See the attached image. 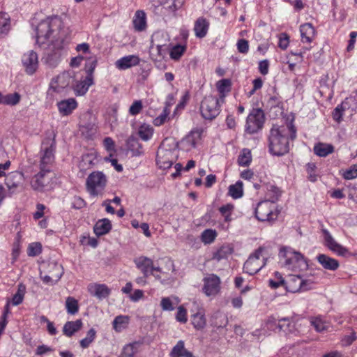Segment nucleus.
<instances>
[{
	"label": "nucleus",
	"mask_w": 357,
	"mask_h": 357,
	"mask_svg": "<svg viewBox=\"0 0 357 357\" xmlns=\"http://www.w3.org/2000/svg\"><path fill=\"white\" fill-rule=\"evenodd\" d=\"M296 138V128L291 122L287 125H273L268 137L269 153L282 156L289 151V141Z\"/></svg>",
	"instance_id": "nucleus-1"
},
{
	"label": "nucleus",
	"mask_w": 357,
	"mask_h": 357,
	"mask_svg": "<svg viewBox=\"0 0 357 357\" xmlns=\"http://www.w3.org/2000/svg\"><path fill=\"white\" fill-rule=\"evenodd\" d=\"M69 43L67 37L62 31H59L56 39L53 40L45 48L42 61L50 68H55L66 53V47Z\"/></svg>",
	"instance_id": "nucleus-2"
},
{
	"label": "nucleus",
	"mask_w": 357,
	"mask_h": 357,
	"mask_svg": "<svg viewBox=\"0 0 357 357\" xmlns=\"http://www.w3.org/2000/svg\"><path fill=\"white\" fill-rule=\"evenodd\" d=\"M279 257L283 266L288 269H305L308 264L307 259L300 252L295 251L290 247H282L279 252Z\"/></svg>",
	"instance_id": "nucleus-3"
},
{
	"label": "nucleus",
	"mask_w": 357,
	"mask_h": 357,
	"mask_svg": "<svg viewBox=\"0 0 357 357\" xmlns=\"http://www.w3.org/2000/svg\"><path fill=\"white\" fill-rule=\"evenodd\" d=\"M61 24V20L57 17H47L42 20L36 29L37 44H45L54 31V28L60 29Z\"/></svg>",
	"instance_id": "nucleus-4"
},
{
	"label": "nucleus",
	"mask_w": 357,
	"mask_h": 357,
	"mask_svg": "<svg viewBox=\"0 0 357 357\" xmlns=\"http://www.w3.org/2000/svg\"><path fill=\"white\" fill-rule=\"evenodd\" d=\"M56 149L55 134L52 136L46 137L42 142L40 149V168L49 169L54 162V152Z\"/></svg>",
	"instance_id": "nucleus-5"
},
{
	"label": "nucleus",
	"mask_w": 357,
	"mask_h": 357,
	"mask_svg": "<svg viewBox=\"0 0 357 357\" xmlns=\"http://www.w3.org/2000/svg\"><path fill=\"white\" fill-rule=\"evenodd\" d=\"M107 183V179L103 172L100 171L93 172L86 178V190L91 195L97 196L104 190Z\"/></svg>",
	"instance_id": "nucleus-6"
},
{
	"label": "nucleus",
	"mask_w": 357,
	"mask_h": 357,
	"mask_svg": "<svg viewBox=\"0 0 357 357\" xmlns=\"http://www.w3.org/2000/svg\"><path fill=\"white\" fill-rule=\"evenodd\" d=\"M74 82L75 73L73 70L64 71L52 79L49 90L57 93H61L65 89H71Z\"/></svg>",
	"instance_id": "nucleus-7"
},
{
	"label": "nucleus",
	"mask_w": 357,
	"mask_h": 357,
	"mask_svg": "<svg viewBox=\"0 0 357 357\" xmlns=\"http://www.w3.org/2000/svg\"><path fill=\"white\" fill-rule=\"evenodd\" d=\"M200 112L204 119H215L220 113L218 99L213 96H206L201 102Z\"/></svg>",
	"instance_id": "nucleus-8"
},
{
	"label": "nucleus",
	"mask_w": 357,
	"mask_h": 357,
	"mask_svg": "<svg viewBox=\"0 0 357 357\" xmlns=\"http://www.w3.org/2000/svg\"><path fill=\"white\" fill-rule=\"evenodd\" d=\"M265 121V116L260 108H254L247 117L245 131L254 134L261 130Z\"/></svg>",
	"instance_id": "nucleus-9"
},
{
	"label": "nucleus",
	"mask_w": 357,
	"mask_h": 357,
	"mask_svg": "<svg viewBox=\"0 0 357 357\" xmlns=\"http://www.w3.org/2000/svg\"><path fill=\"white\" fill-rule=\"evenodd\" d=\"M264 248L259 247L255 252L250 255L243 265V271L245 273L250 275L257 273L265 265L267 259H264V261L260 264L259 259Z\"/></svg>",
	"instance_id": "nucleus-10"
},
{
	"label": "nucleus",
	"mask_w": 357,
	"mask_h": 357,
	"mask_svg": "<svg viewBox=\"0 0 357 357\" xmlns=\"http://www.w3.org/2000/svg\"><path fill=\"white\" fill-rule=\"evenodd\" d=\"M202 291L207 296H215L220 291L221 280L217 275L211 273L207 274L203 278Z\"/></svg>",
	"instance_id": "nucleus-11"
},
{
	"label": "nucleus",
	"mask_w": 357,
	"mask_h": 357,
	"mask_svg": "<svg viewBox=\"0 0 357 357\" xmlns=\"http://www.w3.org/2000/svg\"><path fill=\"white\" fill-rule=\"evenodd\" d=\"M321 231L324 236V244L330 250L336 253L339 256L347 257L350 255L349 250L336 242L326 229H322Z\"/></svg>",
	"instance_id": "nucleus-12"
},
{
	"label": "nucleus",
	"mask_w": 357,
	"mask_h": 357,
	"mask_svg": "<svg viewBox=\"0 0 357 357\" xmlns=\"http://www.w3.org/2000/svg\"><path fill=\"white\" fill-rule=\"evenodd\" d=\"M40 171L31 180V186L33 190L42 192L45 187L50 183L47 174L50 172L49 169L40 168Z\"/></svg>",
	"instance_id": "nucleus-13"
},
{
	"label": "nucleus",
	"mask_w": 357,
	"mask_h": 357,
	"mask_svg": "<svg viewBox=\"0 0 357 357\" xmlns=\"http://www.w3.org/2000/svg\"><path fill=\"white\" fill-rule=\"evenodd\" d=\"M22 63L25 72L28 75H33L38 67V58L36 52L31 50L24 53L22 57Z\"/></svg>",
	"instance_id": "nucleus-14"
},
{
	"label": "nucleus",
	"mask_w": 357,
	"mask_h": 357,
	"mask_svg": "<svg viewBox=\"0 0 357 357\" xmlns=\"http://www.w3.org/2000/svg\"><path fill=\"white\" fill-rule=\"evenodd\" d=\"M273 211L270 208V203L268 201L261 202L255 208V216L259 221H270L273 220Z\"/></svg>",
	"instance_id": "nucleus-15"
},
{
	"label": "nucleus",
	"mask_w": 357,
	"mask_h": 357,
	"mask_svg": "<svg viewBox=\"0 0 357 357\" xmlns=\"http://www.w3.org/2000/svg\"><path fill=\"white\" fill-rule=\"evenodd\" d=\"M24 179L23 173L17 171L13 172L6 176L5 184L8 190L13 192L23 183Z\"/></svg>",
	"instance_id": "nucleus-16"
},
{
	"label": "nucleus",
	"mask_w": 357,
	"mask_h": 357,
	"mask_svg": "<svg viewBox=\"0 0 357 357\" xmlns=\"http://www.w3.org/2000/svg\"><path fill=\"white\" fill-rule=\"evenodd\" d=\"M57 107L61 115L68 116L77 108V102L75 98H71L61 100L57 103Z\"/></svg>",
	"instance_id": "nucleus-17"
},
{
	"label": "nucleus",
	"mask_w": 357,
	"mask_h": 357,
	"mask_svg": "<svg viewBox=\"0 0 357 357\" xmlns=\"http://www.w3.org/2000/svg\"><path fill=\"white\" fill-rule=\"evenodd\" d=\"M140 59L137 55H128L123 56L116 62V66L120 70H126L136 66L139 63Z\"/></svg>",
	"instance_id": "nucleus-18"
},
{
	"label": "nucleus",
	"mask_w": 357,
	"mask_h": 357,
	"mask_svg": "<svg viewBox=\"0 0 357 357\" xmlns=\"http://www.w3.org/2000/svg\"><path fill=\"white\" fill-rule=\"evenodd\" d=\"M317 260L322 267L326 270L334 271L340 266V263L337 259L331 258L324 254L318 255L317 256Z\"/></svg>",
	"instance_id": "nucleus-19"
},
{
	"label": "nucleus",
	"mask_w": 357,
	"mask_h": 357,
	"mask_svg": "<svg viewBox=\"0 0 357 357\" xmlns=\"http://www.w3.org/2000/svg\"><path fill=\"white\" fill-rule=\"evenodd\" d=\"M285 281V288L288 291L292 293L301 291L302 278L301 275H291Z\"/></svg>",
	"instance_id": "nucleus-20"
},
{
	"label": "nucleus",
	"mask_w": 357,
	"mask_h": 357,
	"mask_svg": "<svg viewBox=\"0 0 357 357\" xmlns=\"http://www.w3.org/2000/svg\"><path fill=\"white\" fill-rule=\"evenodd\" d=\"M126 146L128 151L132 153V156H139L144 153L142 145L139 142L138 139L130 135L126 141Z\"/></svg>",
	"instance_id": "nucleus-21"
},
{
	"label": "nucleus",
	"mask_w": 357,
	"mask_h": 357,
	"mask_svg": "<svg viewBox=\"0 0 357 357\" xmlns=\"http://www.w3.org/2000/svg\"><path fill=\"white\" fill-rule=\"evenodd\" d=\"M277 329L279 332L291 333L295 330V324L292 317H281L278 319Z\"/></svg>",
	"instance_id": "nucleus-22"
},
{
	"label": "nucleus",
	"mask_w": 357,
	"mask_h": 357,
	"mask_svg": "<svg viewBox=\"0 0 357 357\" xmlns=\"http://www.w3.org/2000/svg\"><path fill=\"white\" fill-rule=\"evenodd\" d=\"M136 266L142 272L145 277L150 275L151 268L152 267L153 260L146 257H139L134 261Z\"/></svg>",
	"instance_id": "nucleus-23"
},
{
	"label": "nucleus",
	"mask_w": 357,
	"mask_h": 357,
	"mask_svg": "<svg viewBox=\"0 0 357 357\" xmlns=\"http://www.w3.org/2000/svg\"><path fill=\"white\" fill-rule=\"evenodd\" d=\"M209 27V22L204 17H199L195 23L194 31L199 38L205 37Z\"/></svg>",
	"instance_id": "nucleus-24"
},
{
	"label": "nucleus",
	"mask_w": 357,
	"mask_h": 357,
	"mask_svg": "<svg viewBox=\"0 0 357 357\" xmlns=\"http://www.w3.org/2000/svg\"><path fill=\"white\" fill-rule=\"evenodd\" d=\"M93 84V80L86 77L83 80L76 83L74 82L72 89H73L76 96H83L88 91L89 86Z\"/></svg>",
	"instance_id": "nucleus-25"
},
{
	"label": "nucleus",
	"mask_w": 357,
	"mask_h": 357,
	"mask_svg": "<svg viewBox=\"0 0 357 357\" xmlns=\"http://www.w3.org/2000/svg\"><path fill=\"white\" fill-rule=\"evenodd\" d=\"M112 229L111 221L107 218L99 220L93 227V231L98 236H103Z\"/></svg>",
	"instance_id": "nucleus-26"
},
{
	"label": "nucleus",
	"mask_w": 357,
	"mask_h": 357,
	"mask_svg": "<svg viewBox=\"0 0 357 357\" xmlns=\"http://www.w3.org/2000/svg\"><path fill=\"white\" fill-rule=\"evenodd\" d=\"M170 357H194L192 352L185 348V343L183 340L177 342L176 344L172 348Z\"/></svg>",
	"instance_id": "nucleus-27"
},
{
	"label": "nucleus",
	"mask_w": 357,
	"mask_h": 357,
	"mask_svg": "<svg viewBox=\"0 0 357 357\" xmlns=\"http://www.w3.org/2000/svg\"><path fill=\"white\" fill-rule=\"evenodd\" d=\"M301 40L303 43H311L315 36V29L310 23H305L300 26Z\"/></svg>",
	"instance_id": "nucleus-28"
},
{
	"label": "nucleus",
	"mask_w": 357,
	"mask_h": 357,
	"mask_svg": "<svg viewBox=\"0 0 357 357\" xmlns=\"http://www.w3.org/2000/svg\"><path fill=\"white\" fill-rule=\"evenodd\" d=\"M83 326L82 319H77L76 321H68L63 327V333L67 337H71L75 333L79 331Z\"/></svg>",
	"instance_id": "nucleus-29"
},
{
	"label": "nucleus",
	"mask_w": 357,
	"mask_h": 357,
	"mask_svg": "<svg viewBox=\"0 0 357 357\" xmlns=\"http://www.w3.org/2000/svg\"><path fill=\"white\" fill-rule=\"evenodd\" d=\"M89 291L99 299L107 298L111 293V290L105 284H96L90 287Z\"/></svg>",
	"instance_id": "nucleus-30"
},
{
	"label": "nucleus",
	"mask_w": 357,
	"mask_h": 357,
	"mask_svg": "<svg viewBox=\"0 0 357 357\" xmlns=\"http://www.w3.org/2000/svg\"><path fill=\"white\" fill-rule=\"evenodd\" d=\"M171 154L172 153L169 150H159L158 151L156 162L160 168L167 169L172 167L173 162L168 160V156Z\"/></svg>",
	"instance_id": "nucleus-31"
},
{
	"label": "nucleus",
	"mask_w": 357,
	"mask_h": 357,
	"mask_svg": "<svg viewBox=\"0 0 357 357\" xmlns=\"http://www.w3.org/2000/svg\"><path fill=\"white\" fill-rule=\"evenodd\" d=\"M45 271L54 278L56 281H59L63 273L62 266L55 261L48 262Z\"/></svg>",
	"instance_id": "nucleus-32"
},
{
	"label": "nucleus",
	"mask_w": 357,
	"mask_h": 357,
	"mask_svg": "<svg viewBox=\"0 0 357 357\" xmlns=\"http://www.w3.org/2000/svg\"><path fill=\"white\" fill-rule=\"evenodd\" d=\"M313 151L319 157H326L334 151V146L330 144L319 142L314 145Z\"/></svg>",
	"instance_id": "nucleus-33"
},
{
	"label": "nucleus",
	"mask_w": 357,
	"mask_h": 357,
	"mask_svg": "<svg viewBox=\"0 0 357 357\" xmlns=\"http://www.w3.org/2000/svg\"><path fill=\"white\" fill-rule=\"evenodd\" d=\"M132 22L135 30L138 31L144 30L146 25L145 13L143 10H137Z\"/></svg>",
	"instance_id": "nucleus-34"
},
{
	"label": "nucleus",
	"mask_w": 357,
	"mask_h": 357,
	"mask_svg": "<svg viewBox=\"0 0 357 357\" xmlns=\"http://www.w3.org/2000/svg\"><path fill=\"white\" fill-rule=\"evenodd\" d=\"M347 109H349V98H346L334 109L332 114L333 119L340 123L342 120L344 112Z\"/></svg>",
	"instance_id": "nucleus-35"
},
{
	"label": "nucleus",
	"mask_w": 357,
	"mask_h": 357,
	"mask_svg": "<svg viewBox=\"0 0 357 357\" xmlns=\"http://www.w3.org/2000/svg\"><path fill=\"white\" fill-rule=\"evenodd\" d=\"M234 252L233 248L229 245H222L215 252L213 253V259L220 261L227 257Z\"/></svg>",
	"instance_id": "nucleus-36"
},
{
	"label": "nucleus",
	"mask_w": 357,
	"mask_h": 357,
	"mask_svg": "<svg viewBox=\"0 0 357 357\" xmlns=\"http://www.w3.org/2000/svg\"><path fill=\"white\" fill-rule=\"evenodd\" d=\"M10 17L6 13H0V38L6 36L10 30Z\"/></svg>",
	"instance_id": "nucleus-37"
},
{
	"label": "nucleus",
	"mask_w": 357,
	"mask_h": 357,
	"mask_svg": "<svg viewBox=\"0 0 357 357\" xmlns=\"http://www.w3.org/2000/svg\"><path fill=\"white\" fill-rule=\"evenodd\" d=\"M228 195L234 199H239L243 195V182L238 181L229 187Z\"/></svg>",
	"instance_id": "nucleus-38"
},
{
	"label": "nucleus",
	"mask_w": 357,
	"mask_h": 357,
	"mask_svg": "<svg viewBox=\"0 0 357 357\" xmlns=\"http://www.w3.org/2000/svg\"><path fill=\"white\" fill-rule=\"evenodd\" d=\"M153 135V128L148 124H142L138 129V135L144 141H149Z\"/></svg>",
	"instance_id": "nucleus-39"
},
{
	"label": "nucleus",
	"mask_w": 357,
	"mask_h": 357,
	"mask_svg": "<svg viewBox=\"0 0 357 357\" xmlns=\"http://www.w3.org/2000/svg\"><path fill=\"white\" fill-rule=\"evenodd\" d=\"M252 161V155L250 150L243 149L238 158V164L239 166L248 167Z\"/></svg>",
	"instance_id": "nucleus-40"
},
{
	"label": "nucleus",
	"mask_w": 357,
	"mask_h": 357,
	"mask_svg": "<svg viewBox=\"0 0 357 357\" xmlns=\"http://www.w3.org/2000/svg\"><path fill=\"white\" fill-rule=\"evenodd\" d=\"M140 344L139 342H134L126 345L122 352L123 357H134Z\"/></svg>",
	"instance_id": "nucleus-41"
},
{
	"label": "nucleus",
	"mask_w": 357,
	"mask_h": 357,
	"mask_svg": "<svg viewBox=\"0 0 357 357\" xmlns=\"http://www.w3.org/2000/svg\"><path fill=\"white\" fill-rule=\"evenodd\" d=\"M192 324L193 326L197 330L204 328L206 326V319L204 314L200 312L194 314L192 316Z\"/></svg>",
	"instance_id": "nucleus-42"
},
{
	"label": "nucleus",
	"mask_w": 357,
	"mask_h": 357,
	"mask_svg": "<svg viewBox=\"0 0 357 357\" xmlns=\"http://www.w3.org/2000/svg\"><path fill=\"white\" fill-rule=\"evenodd\" d=\"M281 195L280 190L275 186L271 185L269 188H268V191L266 193V196L268 197V201L269 203H275Z\"/></svg>",
	"instance_id": "nucleus-43"
},
{
	"label": "nucleus",
	"mask_w": 357,
	"mask_h": 357,
	"mask_svg": "<svg viewBox=\"0 0 357 357\" xmlns=\"http://www.w3.org/2000/svg\"><path fill=\"white\" fill-rule=\"evenodd\" d=\"M217 236L215 230L211 229H205L201 235V240L204 244L212 243Z\"/></svg>",
	"instance_id": "nucleus-44"
},
{
	"label": "nucleus",
	"mask_w": 357,
	"mask_h": 357,
	"mask_svg": "<svg viewBox=\"0 0 357 357\" xmlns=\"http://www.w3.org/2000/svg\"><path fill=\"white\" fill-rule=\"evenodd\" d=\"M66 307L70 314H75L79 311L77 301L73 297H68L66 301Z\"/></svg>",
	"instance_id": "nucleus-45"
},
{
	"label": "nucleus",
	"mask_w": 357,
	"mask_h": 357,
	"mask_svg": "<svg viewBox=\"0 0 357 357\" xmlns=\"http://www.w3.org/2000/svg\"><path fill=\"white\" fill-rule=\"evenodd\" d=\"M96 336V331L94 328H91L88 332L86 337L80 340V346L83 349H86L93 342Z\"/></svg>",
	"instance_id": "nucleus-46"
},
{
	"label": "nucleus",
	"mask_w": 357,
	"mask_h": 357,
	"mask_svg": "<svg viewBox=\"0 0 357 357\" xmlns=\"http://www.w3.org/2000/svg\"><path fill=\"white\" fill-rule=\"evenodd\" d=\"M20 99L21 96L17 92H15L13 93H8L4 95V105L15 106L20 102Z\"/></svg>",
	"instance_id": "nucleus-47"
},
{
	"label": "nucleus",
	"mask_w": 357,
	"mask_h": 357,
	"mask_svg": "<svg viewBox=\"0 0 357 357\" xmlns=\"http://www.w3.org/2000/svg\"><path fill=\"white\" fill-rule=\"evenodd\" d=\"M266 106L270 109L273 108L282 109L283 107L282 98L278 95L271 96L267 100Z\"/></svg>",
	"instance_id": "nucleus-48"
},
{
	"label": "nucleus",
	"mask_w": 357,
	"mask_h": 357,
	"mask_svg": "<svg viewBox=\"0 0 357 357\" xmlns=\"http://www.w3.org/2000/svg\"><path fill=\"white\" fill-rule=\"evenodd\" d=\"M234 208V206L232 204H227L220 207L219 211L225 217V222H230L231 220V215Z\"/></svg>",
	"instance_id": "nucleus-49"
},
{
	"label": "nucleus",
	"mask_w": 357,
	"mask_h": 357,
	"mask_svg": "<svg viewBox=\"0 0 357 357\" xmlns=\"http://www.w3.org/2000/svg\"><path fill=\"white\" fill-rule=\"evenodd\" d=\"M231 82L229 79H222L217 83V89L222 94L229 92L231 90Z\"/></svg>",
	"instance_id": "nucleus-50"
},
{
	"label": "nucleus",
	"mask_w": 357,
	"mask_h": 357,
	"mask_svg": "<svg viewBox=\"0 0 357 357\" xmlns=\"http://www.w3.org/2000/svg\"><path fill=\"white\" fill-rule=\"evenodd\" d=\"M128 318L126 316L119 315L116 317L112 323L114 329L117 332H120L123 325L128 323Z\"/></svg>",
	"instance_id": "nucleus-51"
},
{
	"label": "nucleus",
	"mask_w": 357,
	"mask_h": 357,
	"mask_svg": "<svg viewBox=\"0 0 357 357\" xmlns=\"http://www.w3.org/2000/svg\"><path fill=\"white\" fill-rule=\"evenodd\" d=\"M310 323L317 332H323L327 329L326 323L320 317H312Z\"/></svg>",
	"instance_id": "nucleus-52"
},
{
	"label": "nucleus",
	"mask_w": 357,
	"mask_h": 357,
	"mask_svg": "<svg viewBox=\"0 0 357 357\" xmlns=\"http://www.w3.org/2000/svg\"><path fill=\"white\" fill-rule=\"evenodd\" d=\"M185 50V47L176 45L174 46L170 51V57L174 60H178L181 56L183 54Z\"/></svg>",
	"instance_id": "nucleus-53"
},
{
	"label": "nucleus",
	"mask_w": 357,
	"mask_h": 357,
	"mask_svg": "<svg viewBox=\"0 0 357 357\" xmlns=\"http://www.w3.org/2000/svg\"><path fill=\"white\" fill-rule=\"evenodd\" d=\"M97 65L96 59H89L85 64V70L86 73V77L93 80V73Z\"/></svg>",
	"instance_id": "nucleus-54"
},
{
	"label": "nucleus",
	"mask_w": 357,
	"mask_h": 357,
	"mask_svg": "<svg viewBox=\"0 0 357 357\" xmlns=\"http://www.w3.org/2000/svg\"><path fill=\"white\" fill-rule=\"evenodd\" d=\"M342 175L346 180H351L357 178V165H352L349 169L344 171Z\"/></svg>",
	"instance_id": "nucleus-55"
},
{
	"label": "nucleus",
	"mask_w": 357,
	"mask_h": 357,
	"mask_svg": "<svg viewBox=\"0 0 357 357\" xmlns=\"http://www.w3.org/2000/svg\"><path fill=\"white\" fill-rule=\"evenodd\" d=\"M201 138V132L198 130L191 131L187 136V141L192 147L196 146L197 141Z\"/></svg>",
	"instance_id": "nucleus-56"
},
{
	"label": "nucleus",
	"mask_w": 357,
	"mask_h": 357,
	"mask_svg": "<svg viewBox=\"0 0 357 357\" xmlns=\"http://www.w3.org/2000/svg\"><path fill=\"white\" fill-rule=\"evenodd\" d=\"M142 102L141 100H135L130 107L129 113L132 116H135L140 113L142 109Z\"/></svg>",
	"instance_id": "nucleus-57"
},
{
	"label": "nucleus",
	"mask_w": 357,
	"mask_h": 357,
	"mask_svg": "<svg viewBox=\"0 0 357 357\" xmlns=\"http://www.w3.org/2000/svg\"><path fill=\"white\" fill-rule=\"evenodd\" d=\"M42 251V247L40 243L30 244L28 248L29 256H37Z\"/></svg>",
	"instance_id": "nucleus-58"
},
{
	"label": "nucleus",
	"mask_w": 357,
	"mask_h": 357,
	"mask_svg": "<svg viewBox=\"0 0 357 357\" xmlns=\"http://www.w3.org/2000/svg\"><path fill=\"white\" fill-rule=\"evenodd\" d=\"M168 114L169 112L167 108H165L162 112L158 117L154 119L153 122L154 126H160L161 125L164 124L167 120Z\"/></svg>",
	"instance_id": "nucleus-59"
},
{
	"label": "nucleus",
	"mask_w": 357,
	"mask_h": 357,
	"mask_svg": "<svg viewBox=\"0 0 357 357\" xmlns=\"http://www.w3.org/2000/svg\"><path fill=\"white\" fill-rule=\"evenodd\" d=\"M237 50L240 53L247 54L249 50V43L245 39H240L237 42Z\"/></svg>",
	"instance_id": "nucleus-60"
},
{
	"label": "nucleus",
	"mask_w": 357,
	"mask_h": 357,
	"mask_svg": "<svg viewBox=\"0 0 357 357\" xmlns=\"http://www.w3.org/2000/svg\"><path fill=\"white\" fill-rule=\"evenodd\" d=\"M176 319L181 323H186L187 321V312L183 306L178 307V312L176 315Z\"/></svg>",
	"instance_id": "nucleus-61"
},
{
	"label": "nucleus",
	"mask_w": 357,
	"mask_h": 357,
	"mask_svg": "<svg viewBox=\"0 0 357 357\" xmlns=\"http://www.w3.org/2000/svg\"><path fill=\"white\" fill-rule=\"evenodd\" d=\"M316 165L314 163H307L306 165V171L308 174V179L314 182L317 181V175L314 174Z\"/></svg>",
	"instance_id": "nucleus-62"
},
{
	"label": "nucleus",
	"mask_w": 357,
	"mask_h": 357,
	"mask_svg": "<svg viewBox=\"0 0 357 357\" xmlns=\"http://www.w3.org/2000/svg\"><path fill=\"white\" fill-rule=\"evenodd\" d=\"M44 272H45V271L40 270V277L45 284L53 285L58 282V281L55 280L54 278H53L52 275H50L48 273L43 275Z\"/></svg>",
	"instance_id": "nucleus-63"
},
{
	"label": "nucleus",
	"mask_w": 357,
	"mask_h": 357,
	"mask_svg": "<svg viewBox=\"0 0 357 357\" xmlns=\"http://www.w3.org/2000/svg\"><path fill=\"white\" fill-rule=\"evenodd\" d=\"M160 305L163 310L172 311L174 309L172 301L168 297H164L162 298Z\"/></svg>",
	"instance_id": "nucleus-64"
}]
</instances>
